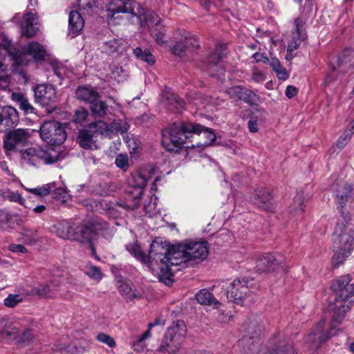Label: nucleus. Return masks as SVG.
Segmentation results:
<instances>
[{"label":"nucleus","mask_w":354,"mask_h":354,"mask_svg":"<svg viewBox=\"0 0 354 354\" xmlns=\"http://www.w3.org/2000/svg\"><path fill=\"white\" fill-rule=\"evenodd\" d=\"M206 241L184 240L176 244L154 241L151 244L150 258L160 260V277L162 280L171 281L173 276L171 266L183 265L185 267L198 264L208 256Z\"/></svg>","instance_id":"f257e3e1"},{"label":"nucleus","mask_w":354,"mask_h":354,"mask_svg":"<svg viewBox=\"0 0 354 354\" xmlns=\"http://www.w3.org/2000/svg\"><path fill=\"white\" fill-rule=\"evenodd\" d=\"M351 190V186L344 181H339L335 188L336 201L340 205L339 211L343 219L338 220L333 233V243L336 250L332 259L335 265L342 263L354 250V229L345 224L344 221L350 218L343 211Z\"/></svg>","instance_id":"f03ea898"},{"label":"nucleus","mask_w":354,"mask_h":354,"mask_svg":"<svg viewBox=\"0 0 354 354\" xmlns=\"http://www.w3.org/2000/svg\"><path fill=\"white\" fill-rule=\"evenodd\" d=\"M349 275H343L335 279L332 288L334 298L330 301L328 310L332 314V326L340 324L345 314L354 303V284Z\"/></svg>","instance_id":"7ed1b4c3"},{"label":"nucleus","mask_w":354,"mask_h":354,"mask_svg":"<svg viewBox=\"0 0 354 354\" xmlns=\"http://www.w3.org/2000/svg\"><path fill=\"white\" fill-rule=\"evenodd\" d=\"M201 128L197 124L174 123L162 131V145L167 151H177L193 137V132H198Z\"/></svg>","instance_id":"20e7f679"},{"label":"nucleus","mask_w":354,"mask_h":354,"mask_svg":"<svg viewBox=\"0 0 354 354\" xmlns=\"http://www.w3.org/2000/svg\"><path fill=\"white\" fill-rule=\"evenodd\" d=\"M154 170L153 166L149 165L132 174L128 180V187L125 190V201L119 202L118 205L127 209H133L137 207L143 194V189L154 173Z\"/></svg>","instance_id":"39448f33"},{"label":"nucleus","mask_w":354,"mask_h":354,"mask_svg":"<svg viewBox=\"0 0 354 354\" xmlns=\"http://www.w3.org/2000/svg\"><path fill=\"white\" fill-rule=\"evenodd\" d=\"M187 334V328L183 321H177L168 328L158 349V354H176Z\"/></svg>","instance_id":"423d86ee"},{"label":"nucleus","mask_w":354,"mask_h":354,"mask_svg":"<svg viewBox=\"0 0 354 354\" xmlns=\"http://www.w3.org/2000/svg\"><path fill=\"white\" fill-rule=\"evenodd\" d=\"M61 153L55 148L49 147L44 150L40 147H30L21 151L24 164L37 166L41 162L52 164L59 160Z\"/></svg>","instance_id":"0eeeda50"},{"label":"nucleus","mask_w":354,"mask_h":354,"mask_svg":"<svg viewBox=\"0 0 354 354\" xmlns=\"http://www.w3.org/2000/svg\"><path fill=\"white\" fill-rule=\"evenodd\" d=\"M306 39L305 22L300 18L295 19L290 33L285 38L287 42V54L285 58L287 61H291L294 58V51L298 49Z\"/></svg>","instance_id":"6e6552de"},{"label":"nucleus","mask_w":354,"mask_h":354,"mask_svg":"<svg viewBox=\"0 0 354 354\" xmlns=\"http://www.w3.org/2000/svg\"><path fill=\"white\" fill-rule=\"evenodd\" d=\"M1 339L15 341L17 344H29L35 337L32 330L19 322L7 324L0 333Z\"/></svg>","instance_id":"1a4fd4ad"},{"label":"nucleus","mask_w":354,"mask_h":354,"mask_svg":"<svg viewBox=\"0 0 354 354\" xmlns=\"http://www.w3.org/2000/svg\"><path fill=\"white\" fill-rule=\"evenodd\" d=\"M41 139L48 145H59L66 138L64 127L56 121H47L43 123L40 128Z\"/></svg>","instance_id":"9d476101"},{"label":"nucleus","mask_w":354,"mask_h":354,"mask_svg":"<svg viewBox=\"0 0 354 354\" xmlns=\"http://www.w3.org/2000/svg\"><path fill=\"white\" fill-rule=\"evenodd\" d=\"M227 298L237 304L253 299L252 292L246 279H237L230 283L227 290Z\"/></svg>","instance_id":"9b49d317"},{"label":"nucleus","mask_w":354,"mask_h":354,"mask_svg":"<svg viewBox=\"0 0 354 354\" xmlns=\"http://www.w3.org/2000/svg\"><path fill=\"white\" fill-rule=\"evenodd\" d=\"M107 11L112 16L117 13H129L132 19L142 16V7L133 0H110Z\"/></svg>","instance_id":"f8f14e48"},{"label":"nucleus","mask_w":354,"mask_h":354,"mask_svg":"<svg viewBox=\"0 0 354 354\" xmlns=\"http://www.w3.org/2000/svg\"><path fill=\"white\" fill-rule=\"evenodd\" d=\"M35 102L42 106H49L57 101V91L51 84H41L37 85L34 89Z\"/></svg>","instance_id":"ddd939ff"},{"label":"nucleus","mask_w":354,"mask_h":354,"mask_svg":"<svg viewBox=\"0 0 354 354\" xmlns=\"http://www.w3.org/2000/svg\"><path fill=\"white\" fill-rule=\"evenodd\" d=\"M261 330V326L257 320L252 319L245 322L243 326L244 334L239 340V344L243 346H247L248 349H251V346L257 339Z\"/></svg>","instance_id":"4468645a"},{"label":"nucleus","mask_w":354,"mask_h":354,"mask_svg":"<svg viewBox=\"0 0 354 354\" xmlns=\"http://www.w3.org/2000/svg\"><path fill=\"white\" fill-rule=\"evenodd\" d=\"M29 138L26 130L17 129L10 131L3 138V146L7 151H14L17 147L24 146Z\"/></svg>","instance_id":"2eb2a0df"},{"label":"nucleus","mask_w":354,"mask_h":354,"mask_svg":"<svg viewBox=\"0 0 354 354\" xmlns=\"http://www.w3.org/2000/svg\"><path fill=\"white\" fill-rule=\"evenodd\" d=\"M15 22H19L21 19V35L27 37H34L38 32L37 24L36 22L37 16L32 12H26L21 15L20 13L16 14L13 17Z\"/></svg>","instance_id":"dca6fc26"},{"label":"nucleus","mask_w":354,"mask_h":354,"mask_svg":"<svg viewBox=\"0 0 354 354\" xmlns=\"http://www.w3.org/2000/svg\"><path fill=\"white\" fill-rule=\"evenodd\" d=\"M272 199L271 191L264 187L257 189L251 198L254 205L269 212H272L274 209Z\"/></svg>","instance_id":"f3484780"},{"label":"nucleus","mask_w":354,"mask_h":354,"mask_svg":"<svg viewBox=\"0 0 354 354\" xmlns=\"http://www.w3.org/2000/svg\"><path fill=\"white\" fill-rule=\"evenodd\" d=\"M225 48V45H221L208 57L207 63L204 70L207 71L211 76L222 74L223 68L221 63L222 59L221 52Z\"/></svg>","instance_id":"a211bd4d"},{"label":"nucleus","mask_w":354,"mask_h":354,"mask_svg":"<svg viewBox=\"0 0 354 354\" xmlns=\"http://www.w3.org/2000/svg\"><path fill=\"white\" fill-rule=\"evenodd\" d=\"M46 55V49L37 41H32L22 48V53L16 60L19 64H22V57L30 56L36 60H42Z\"/></svg>","instance_id":"6ab92c4d"},{"label":"nucleus","mask_w":354,"mask_h":354,"mask_svg":"<svg viewBox=\"0 0 354 354\" xmlns=\"http://www.w3.org/2000/svg\"><path fill=\"white\" fill-rule=\"evenodd\" d=\"M17 121V110L10 106L0 107V132L12 127Z\"/></svg>","instance_id":"aec40b11"},{"label":"nucleus","mask_w":354,"mask_h":354,"mask_svg":"<svg viewBox=\"0 0 354 354\" xmlns=\"http://www.w3.org/2000/svg\"><path fill=\"white\" fill-rule=\"evenodd\" d=\"M281 263L280 255L266 253L258 259L257 267L260 271L269 272L274 270Z\"/></svg>","instance_id":"412c9836"},{"label":"nucleus","mask_w":354,"mask_h":354,"mask_svg":"<svg viewBox=\"0 0 354 354\" xmlns=\"http://www.w3.org/2000/svg\"><path fill=\"white\" fill-rule=\"evenodd\" d=\"M95 236L92 225L81 223L73 229L71 240L80 243H90Z\"/></svg>","instance_id":"4be33fe9"},{"label":"nucleus","mask_w":354,"mask_h":354,"mask_svg":"<svg viewBox=\"0 0 354 354\" xmlns=\"http://www.w3.org/2000/svg\"><path fill=\"white\" fill-rule=\"evenodd\" d=\"M141 14V18L133 17L132 22L140 23L142 26H146L151 30L160 26V19L153 11L149 10L145 11L142 8Z\"/></svg>","instance_id":"5701e85b"},{"label":"nucleus","mask_w":354,"mask_h":354,"mask_svg":"<svg viewBox=\"0 0 354 354\" xmlns=\"http://www.w3.org/2000/svg\"><path fill=\"white\" fill-rule=\"evenodd\" d=\"M84 20L77 11H71L68 18V35L72 38L77 36L83 29Z\"/></svg>","instance_id":"b1692460"},{"label":"nucleus","mask_w":354,"mask_h":354,"mask_svg":"<svg viewBox=\"0 0 354 354\" xmlns=\"http://www.w3.org/2000/svg\"><path fill=\"white\" fill-rule=\"evenodd\" d=\"M127 250L131 253L136 259L142 262V263L152 264L153 262L159 266V268L162 266L160 263V260H155L150 258V252H149L148 256L145 255L142 251L140 246L137 243H130L127 245Z\"/></svg>","instance_id":"393cba45"},{"label":"nucleus","mask_w":354,"mask_h":354,"mask_svg":"<svg viewBox=\"0 0 354 354\" xmlns=\"http://www.w3.org/2000/svg\"><path fill=\"white\" fill-rule=\"evenodd\" d=\"M96 137L95 133L88 129V130L80 131L77 140L80 147L84 149H97Z\"/></svg>","instance_id":"a878e982"},{"label":"nucleus","mask_w":354,"mask_h":354,"mask_svg":"<svg viewBox=\"0 0 354 354\" xmlns=\"http://www.w3.org/2000/svg\"><path fill=\"white\" fill-rule=\"evenodd\" d=\"M59 280H53L32 289V293L41 297H53L60 286Z\"/></svg>","instance_id":"bb28decb"},{"label":"nucleus","mask_w":354,"mask_h":354,"mask_svg":"<svg viewBox=\"0 0 354 354\" xmlns=\"http://www.w3.org/2000/svg\"><path fill=\"white\" fill-rule=\"evenodd\" d=\"M76 95L78 100L90 104L100 98L96 89L90 86H79L76 90Z\"/></svg>","instance_id":"cd10ccee"},{"label":"nucleus","mask_w":354,"mask_h":354,"mask_svg":"<svg viewBox=\"0 0 354 354\" xmlns=\"http://www.w3.org/2000/svg\"><path fill=\"white\" fill-rule=\"evenodd\" d=\"M333 335L334 334L332 333H330V334L323 333L322 331V326H319L308 336V341L310 343L312 349H316L321 345V344L326 341L329 337Z\"/></svg>","instance_id":"c85d7f7f"},{"label":"nucleus","mask_w":354,"mask_h":354,"mask_svg":"<svg viewBox=\"0 0 354 354\" xmlns=\"http://www.w3.org/2000/svg\"><path fill=\"white\" fill-rule=\"evenodd\" d=\"M54 232L60 238L71 240L73 227L67 221H62L54 225Z\"/></svg>","instance_id":"c756f323"},{"label":"nucleus","mask_w":354,"mask_h":354,"mask_svg":"<svg viewBox=\"0 0 354 354\" xmlns=\"http://www.w3.org/2000/svg\"><path fill=\"white\" fill-rule=\"evenodd\" d=\"M198 303L203 305L213 306L214 308H219L221 304L215 299L213 295L207 290H201L196 295Z\"/></svg>","instance_id":"7c9ffc66"},{"label":"nucleus","mask_w":354,"mask_h":354,"mask_svg":"<svg viewBox=\"0 0 354 354\" xmlns=\"http://www.w3.org/2000/svg\"><path fill=\"white\" fill-rule=\"evenodd\" d=\"M4 55L0 52V89H6L9 86L10 77L7 66L4 64Z\"/></svg>","instance_id":"2f4dec72"},{"label":"nucleus","mask_w":354,"mask_h":354,"mask_svg":"<svg viewBox=\"0 0 354 354\" xmlns=\"http://www.w3.org/2000/svg\"><path fill=\"white\" fill-rule=\"evenodd\" d=\"M91 111L95 118H104L107 114L108 105L98 99L91 104Z\"/></svg>","instance_id":"473e14b6"},{"label":"nucleus","mask_w":354,"mask_h":354,"mask_svg":"<svg viewBox=\"0 0 354 354\" xmlns=\"http://www.w3.org/2000/svg\"><path fill=\"white\" fill-rule=\"evenodd\" d=\"M120 292L128 299H133L139 297L140 294L136 289H133L131 286L124 281H120L118 284Z\"/></svg>","instance_id":"72a5a7b5"},{"label":"nucleus","mask_w":354,"mask_h":354,"mask_svg":"<svg viewBox=\"0 0 354 354\" xmlns=\"http://www.w3.org/2000/svg\"><path fill=\"white\" fill-rule=\"evenodd\" d=\"M269 64L275 72L277 77L281 80H286L289 77V73L287 70L281 65V62L277 58H272Z\"/></svg>","instance_id":"f704fd0d"},{"label":"nucleus","mask_w":354,"mask_h":354,"mask_svg":"<svg viewBox=\"0 0 354 354\" xmlns=\"http://www.w3.org/2000/svg\"><path fill=\"white\" fill-rule=\"evenodd\" d=\"M88 129H91L96 136L98 134H105L106 136H109L111 134L110 125H108L107 123L102 120L91 124L88 126Z\"/></svg>","instance_id":"c9c22d12"},{"label":"nucleus","mask_w":354,"mask_h":354,"mask_svg":"<svg viewBox=\"0 0 354 354\" xmlns=\"http://www.w3.org/2000/svg\"><path fill=\"white\" fill-rule=\"evenodd\" d=\"M122 41L121 39L113 38L106 41L103 45V50L108 55H113L122 48Z\"/></svg>","instance_id":"e433bc0d"},{"label":"nucleus","mask_w":354,"mask_h":354,"mask_svg":"<svg viewBox=\"0 0 354 354\" xmlns=\"http://www.w3.org/2000/svg\"><path fill=\"white\" fill-rule=\"evenodd\" d=\"M53 351L55 354H78V348L72 344H56Z\"/></svg>","instance_id":"4c0bfd02"},{"label":"nucleus","mask_w":354,"mask_h":354,"mask_svg":"<svg viewBox=\"0 0 354 354\" xmlns=\"http://www.w3.org/2000/svg\"><path fill=\"white\" fill-rule=\"evenodd\" d=\"M201 130L198 132H193L194 135H201L202 137L205 138L206 140L203 143H198V146H203V147H207L210 145L216 139V136L214 133L213 131L204 128L203 126H201Z\"/></svg>","instance_id":"58836bf2"},{"label":"nucleus","mask_w":354,"mask_h":354,"mask_svg":"<svg viewBox=\"0 0 354 354\" xmlns=\"http://www.w3.org/2000/svg\"><path fill=\"white\" fill-rule=\"evenodd\" d=\"M133 54L136 58L144 61L149 64L155 63V57L153 55L147 50H142L140 47H137L133 49Z\"/></svg>","instance_id":"ea45409f"},{"label":"nucleus","mask_w":354,"mask_h":354,"mask_svg":"<svg viewBox=\"0 0 354 354\" xmlns=\"http://www.w3.org/2000/svg\"><path fill=\"white\" fill-rule=\"evenodd\" d=\"M110 128L111 133L113 132H116L125 136L126 133L129 130V125L127 122L123 120H114L111 123Z\"/></svg>","instance_id":"a19ab883"},{"label":"nucleus","mask_w":354,"mask_h":354,"mask_svg":"<svg viewBox=\"0 0 354 354\" xmlns=\"http://www.w3.org/2000/svg\"><path fill=\"white\" fill-rule=\"evenodd\" d=\"M180 41L185 44L186 48L188 49V51L191 53L194 52L199 47L197 38L193 35L187 34V35L185 36L183 39Z\"/></svg>","instance_id":"79ce46f5"},{"label":"nucleus","mask_w":354,"mask_h":354,"mask_svg":"<svg viewBox=\"0 0 354 354\" xmlns=\"http://www.w3.org/2000/svg\"><path fill=\"white\" fill-rule=\"evenodd\" d=\"M290 212L295 214L299 215L304 212V198L301 195H297L294 198L293 203L290 207Z\"/></svg>","instance_id":"37998d69"},{"label":"nucleus","mask_w":354,"mask_h":354,"mask_svg":"<svg viewBox=\"0 0 354 354\" xmlns=\"http://www.w3.org/2000/svg\"><path fill=\"white\" fill-rule=\"evenodd\" d=\"M13 99L19 102L20 109L24 110L26 113H32L33 111L34 108L32 106L21 94L14 93Z\"/></svg>","instance_id":"c03bdc74"},{"label":"nucleus","mask_w":354,"mask_h":354,"mask_svg":"<svg viewBox=\"0 0 354 354\" xmlns=\"http://www.w3.org/2000/svg\"><path fill=\"white\" fill-rule=\"evenodd\" d=\"M241 100L250 104H256L260 102V97L252 91L244 88Z\"/></svg>","instance_id":"a18cd8bd"},{"label":"nucleus","mask_w":354,"mask_h":354,"mask_svg":"<svg viewBox=\"0 0 354 354\" xmlns=\"http://www.w3.org/2000/svg\"><path fill=\"white\" fill-rule=\"evenodd\" d=\"M88 116V111L84 107H79L75 111V114H74L73 120L76 124H80L82 125V123L86 121Z\"/></svg>","instance_id":"49530a36"},{"label":"nucleus","mask_w":354,"mask_h":354,"mask_svg":"<svg viewBox=\"0 0 354 354\" xmlns=\"http://www.w3.org/2000/svg\"><path fill=\"white\" fill-rule=\"evenodd\" d=\"M86 274L89 277V278L97 281L101 280L103 276L100 269L98 267L93 265L87 266Z\"/></svg>","instance_id":"de8ad7c7"},{"label":"nucleus","mask_w":354,"mask_h":354,"mask_svg":"<svg viewBox=\"0 0 354 354\" xmlns=\"http://www.w3.org/2000/svg\"><path fill=\"white\" fill-rule=\"evenodd\" d=\"M124 140L126 142L130 153H136L140 148V143L134 138H130L128 135L123 136Z\"/></svg>","instance_id":"09e8293b"},{"label":"nucleus","mask_w":354,"mask_h":354,"mask_svg":"<svg viewBox=\"0 0 354 354\" xmlns=\"http://www.w3.org/2000/svg\"><path fill=\"white\" fill-rule=\"evenodd\" d=\"M167 99L168 100L169 105L171 106L170 110L179 111L180 109L184 107L183 100L174 95H171V98L167 97Z\"/></svg>","instance_id":"8fccbe9b"},{"label":"nucleus","mask_w":354,"mask_h":354,"mask_svg":"<svg viewBox=\"0 0 354 354\" xmlns=\"http://www.w3.org/2000/svg\"><path fill=\"white\" fill-rule=\"evenodd\" d=\"M23 301V297L20 295H9L3 301V304L6 307L14 308L18 304Z\"/></svg>","instance_id":"3c124183"},{"label":"nucleus","mask_w":354,"mask_h":354,"mask_svg":"<svg viewBox=\"0 0 354 354\" xmlns=\"http://www.w3.org/2000/svg\"><path fill=\"white\" fill-rule=\"evenodd\" d=\"M115 163L122 171H127L129 168V158L127 155L119 154L117 156Z\"/></svg>","instance_id":"603ef678"},{"label":"nucleus","mask_w":354,"mask_h":354,"mask_svg":"<svg viewBox=\"0 0 354 354\" xmlns=\"http://www.w3.org/2000/svg\"><path fill=\"white\" fill-rule=\"evenodd\" d=\"M352 137V132L344 131L335 143V147L339 149H343Z\"/></svg>","instance_id":"864d4df0"},{"label":"nucleus","mask_w":354,"mask_h":354,"mask_svg":"<svg viewBox=\"0 0 354 354\" xmlns=\"http://www.w3.org/2000/svg\"><path fill=\"white\" fill-rule=\"evenodd\" d=\"M172 51L175 55L178 56H184L191 53L188 51V49L186 48L185 44H184V43H183L181 41L177 42L174 46Z\"/></svg>","instance_id":"5fc2aeb1"},{"label":"nucleus","mask_w":354,"mask_h":354,"mask_svg":"<svg viewBox=\"0 0 354 354\" xmlns=\"http://www.w3.org/2000/svg\"><path fill=\"white\" fill-rule=\"evenodd\" d=\"M93 0H78V7L82 14L89 13L93 8Z\"/></svg>","instance_id":"6e6d98bb"},{"label":"nucleus","mask_w":354,"mask_h":354,"mask_svg":"<svg viewBox=\"0 0 354 354\" xmlns=\"http://www.w3.org/2000/svg\"><path fill=\"white\" fill-rule=\"evenodd\" d=\"M244 88L241 86H234L227 90V93L234 100H241Z\"/></svg>","instance_id":"4d7b16f0"},{"label":"nucleus","mask_w":354,"mask_h":354,"mask_svg":"<svg viewBox=\"0 0 354 354\" xmlns=\"http://www.w3.org/2000/svg\"><path fill=\"white\" fill-rule=\"evenodd\" d=\"M96 338L99 342L108 345L111 348H113L115 346V340L111 336L105 333H99L97 335Z\"/></svg>","instance_id":"13d9d810"},{"label":"nucleus","mask_w":354,"mask_h":354,"mask_svg":"<svg viewBox=\"0 0 354 354\" xmlns=\"http://www.w3.org/2000/svg\"><path fill=\"white\" fill-rule=\"evenodd\" d=\"M151 33L155 38L157 44H162L164 43V32L162 31V28L160 25L159 27H156L153 30H151Z\"/></svg>","instance_id":"bf43d9fd"},{"label":"nucleus","mask_w":354,"mask_h":354,"mask_svg":"<svg viewBox=\"0 0 354 354\" xmlns=\"http://www.w3.org/2000/svg\"><path fill=\"white\" fill-rule=\"evenodd\" d=\"M53 197L62 203H66L68 201V194L65 189L58 188L53 192Z\"/></svg>","instance_id":"052dcab7"},{"label":"nucleus","mask_w":354,"mask_h":354,"mask_svg":"<svg viewBox=\"0 0 354 354\" xmlns=\"http://www.w3.org/2000/svg\"><path fill=\"white\" fill-rule=\"evenodd\" d=\"M261 123V119L259 117H252L248 121V129L250 132L256 133L259 131V126Z\"/></svg>","instance_id":"680f3d73"},{"label":"nucleus","mask_w":354,"mask_h":354,"mask_svg":"<svg viewBox=\"0 0 354 354\" xmlns=\"http://www.w3.org/2000/svg\"><path fill=\"white\" fill-rule=\"evenodd\" d=\"M252 79L257 83H261L266 80V75L262 71L254 67L252 71Z\"/></svg>","instance_id":"e2e57ef3"},{"label":"nucleus","mask_w":354,"mask_h":354,"mask_svg":"<svg viewBox=\"0 0 354 354\" xmlns=\"http://www.w3.org/2000/svg\"><path fill=\"white\" fill-rule=\"evenodd\" d=\"M27 190L38 196H46L50 193V185L47 184L43 187L34 189H28Z\"/></svg>","instance_id":"0e129e2a"},{"label":"nucleus","mask_w":354,"mask_h":354,"mask_svg":"<svg viewBox=\"0 0 354 354\" xmlns=\"http://www.w3.org/2000/svg\"><path fill=\"white\" fill-rule=\"evenodd\" d=\"M6 198L10 201L18 203L20 205H24V199L18 192H8Z\"/></svg>","instance_id":"69168bd1"},{"label":"nucleus","mask_w":354,"mask_h":354,"mask_svg":"<svg viewBox=\"0 0 354 354\" xmlns=\"http://www.w3.org/2000/svg\"><path fill=\"white\" fill-rule=\"evenodd\" d=\"M10 216L8 212L3 209H0V228H3L9 221Z\"/></svg>","instance_id":"338daca9"},{"label":"nucleus","mask_w":354,"mask_h":354,"mask_svg":"<svg viewBox=\"0 0 354 354\" xmlns=\"http://www.w3.org/2000/svg\"><path fill=\"white\" fill-rule=\"evenodd\" d=\"M151 328H149V329L144 333V334L138 339V340L133 344V349L134 350H138L137 348V346H140L142 342H143L146 339L149 337L151 336Z\"/></svg>","instance_id":"774afa93"}]
</instances>
